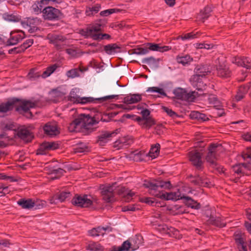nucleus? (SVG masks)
I'll use <instances>...</instances> for the list:
<instances>
[{
  "label": "nucleus",
  "mask_w": 251,
  "mask_h": 251,
  "mask_svg": "<svg viewBox=\"0 0 251 251\" xmlns=\"http://www.w3.org/2000/svg\"><path fill=\"white\" fill-rule=\"evenodd\" d=\"M242 157L244 160L249 159L251 161V148L248 147L242 152Z\"/></svg>",
  "instance_id": "obj_50"
},
{
  "label": "nucleus",
  "mask_w": 251,
  "mask_h": 251,
  "mask_svg": "<svg viewBox=\"0 0 251 251\" xmlns=\"http://www.w3.org/2000/svg\"><path fill=\"white\" fill-rule=\"evenodd\" d=\"M163 109L164 111L166 112L170 117L173 118L178 117L177 114L175 112L173 111L172 109L165 106H163Z\"/></svg>",
  "instance_id": "obj_62"
},
{
  "label": "nucleus",
  "mask_w": 251,
  "mask_h": 251,
  "mask_svg": "<svg viewBox=\"0 0 251 251\" xmlns=\"http://www.w3.org/2000/svg\"><path fill=\"white\" fill-rule=\"evenodd\" d=\"M119 129H117L113 131H102L100 134L97 137V143L100 146H104L106 143L111 140L112 138L119 132Z\"/></svg>",
  "instance_id": "obj_9"
},
{
  "label": "nucleus",
  "mask_w": 251,
  "mask_h": 251,
  "mask_svg": "<svg viewBox=\"0 0 251 251\" xmlns=\"http://www.w3.org/2000/svg\"><path fill=\"white\" fill-rule=\"evenodd\" d=\"M201 33L199 32H192L190 33L185 34L183 35L178 36L177 39H181L182 40L195 39L200 36Z\"/></svg>",
  "instance_id": "obj_38"
},
{
  "label": "nucleus",
  "mask_w": 251,
  "mask_h": 251,
  "mask_svg": "<svg viewBox=\"0 0 251 251\" xmlns=\"http://www.w3.org/2000/svg\"><path fill=\"white\" fill-rule=\"evenodd\" d=\"M218 145L215 144H211L208 147V152L206 156L205 159L212 165L217 166L216 162V152Z\"/></svg>",
  "instance_id": "obj_14"
},
{
  "label": "nucleus",
  "mask_w": 251,
  "mask_h": 251,
  "mask_svg": "<svg viewBox=\"0 0 251 251\" xmlns=\"http://www.w3.org/2000/svg\"><path fill=\"white\" fill-rule=\"evenodd\" d=\"M5 19L8 21L14 22H19L21 20V19L18 16L13 14L6 15L5 17Z\"/></svg>",
  "instance_id": "obj_59"
},
{
  "label": "nucleus",
  "mask_w": 251,
  "mask_h": 251,
  "mask_svg": "<svg viewBox=\"0 0 251 251\" xmlns=\"http://www.w3.org/2000/svg\"><path fill=\"white\" fill-rule=\"evenodd\" d=\"M49 95L50 97V100L55 103L62 100L64 95L63 93L57 90V89H53L51 90L50 92Z\"/></svg>",
  "instance_id": "obj_32"
},
{
  "label": "nucleus",
  "mask_w": 251,
  "mask_h": 251,
  "mask_svg": "<svg viewBox=\"0 0 251 251\" xmlns=\"http://www.w3.org/2000/svg\"><path fill=\"white\" fill-rule=\"evenodd\" d=\"M120 10L119 9L112 8L102 11L100 12V15L101 16H107L114 13L119 12Z\"/></svg>",
  "instance_id": "obj_53"
},
{
  "label": "nucleus",
  "mask_w": 251,
  "mask_h": 251,
  "mask_svg": "<svg viewBox=\"0 0 251 251\" xmlns=\"http://www.w3.org/2000/svg\"><path fill=\"white\" fill-rule=\"evenodd\" d=\"M164 198H161V199L165 200H177L180 199V195H177L176 193H163Z\"/></svg>",
  "instance_id": "obj_42"
},
{
  "label": "nucleus",
  "mask_w": 251,
  "mask_h": 251,
  "mask_svg": "<svg viewBox=\"0 0 251 251\" xmlns=\"http://www.w3.org/2000/svg\"><path fill=\"white\" fill-rule=\"evenodd\" d=\"M243 166V175L250 176L251 175V163H242Z\"/></svg>",
  "instance_id": "obj_55"
},
{
  "label": "nucleus",
  "mask_w": 251,
  "mask_h": 251,
  "mask_svg": "<svg viewBox=\"0 0 251 251\" xmlns=\"http://www.w3.org/2000/svg\"><path fill=\"white\" fill-rule=\"evenodd\" d=\"M58 65L56 64H53L47 67L46 70L41 74L42 77L45 78L49 76L57 68Z\"/></svg>",
  "instance_id": "obj_39"
},
{
  "label": "nucleus",
  "mask_w": 251,
  "mask_h": 251,
  "mask_svg": "<svg viewBox=\"0 0 251 251\" xmlns=\"http://www.w3.org/2000/svg\"><path fill=\"white\" fill-rule=\"evenodd\" d=\"M50 43L53 44L55 48L58 50L63 49L65 46V41L66 39L65 37L60 35L49 34L48 36Z\"/></svg>",
  "instance_id": "obj_10"
},
{
  "label": "nucleus",
  "mask_w": 251,
  "mask_h": 251,
  "mask_svg": "<svg viewBox=\"0 0 251 251\" xmlns=\"http://www.w3.org/2000/svg\"><path fill=\"white\" fill-rule=\"evenodd\" d=\"M25 32L22 31H12L10 32V36L5 42L7 46H14L17 44L25 38Z\"/></svg>",
  "instance_id": "obj_8"
},
{
  "label": "nucleus",
  "mask_w": 251,
  "mask_h": 251,
  "mask_svg": "<svg viewBox=\"0 0 251 251\" xmlns=\"http://www.w3.org/2000/svg\"><path fill=\"white\" fill-rule=\"evenodd\" d=\"M114 193L113 186H105L101 188V194L102 199L106 202L114 201Z\"/></svg>",
  "instance_id": "obj_13"
},
{
  "label": "nucleus",
  "mask_w": 251,
  "mask_h": 251,
  "mask_svg": "<svg viewBox=\"0 0 251 251\" xmlns=\"http://www.w3.org/2000/svg\"><path fill=\"white\" fill-rule=\"evenodd\" d=\"M8 53L10 54H18V53H21L22 52H23L24 51H23L22 48H21V46H20L15 47L13 49H11L8 50Z\"/></svg>",
  "instance_id": "obj_60"
},
{
  "label": "nucleus",
  "mask_w": 251,
  "mask_h": 251,
  "mask_svg": "<svg viewBox=\"0 0 251 251\" xmlns=\"http://www.w3.org/2000/svg\"><path fill=\"white\" fill-rule=\"evenodd\" d=\"M246 94V90L244 87H240L236 95L235 96V100L239 101L242 100Z\"/></svg>",
  "instance_id": "obj_43"
},
{
  "label": "nucleus",
  "mask_w": 251,
  "mask_h": 251,
  "mask_svg": "<svg viewBox=\"0 0 251 251\" xmlns=\"http://www.w3.org/2000/svg\"><path fill=\"white\" fill-rule=\"evenodd\" d=\"M33 44V39H28L25 40L23 44L21 45V48H22L24 52L25 51L26 49L31 47Z\"/></svg>",
  "instance_id": "obj_56"
},
{
  "label": "nucleus",
  "mask_w": 251,
  "mask_h": 251,
  "mask_svg": "<svg viewBox=\"0 0 251 251\" xmlns=\"http://www.w3.org/2000/svg\"><path fill=\"white\" fill-rule=\"evenodd\" d=\"M58 148V144L54 142H45L40 145L37 150L36 154L38 155L46 154L49 151L54 150Z\"/></svg>",
  "instance_id": "obj_12"
},
{
  "label": "nucleus",
  "mask_w": 251,
  "mask_h": 251,
  "mask_svg": "<svg viewBox=\"0 0 251 251\" xmlns=\"http://www.w3.org/2000/svg\"><path fill=\"white\" fill-rule=\"evenodd\" d=\"M19 100L18 98L14 97L6 102L1 103L0 104V113H6L12 110L17 103V101Z\"/></svg>",
  "instance_id": "obj_16"
},
{
  "label": "nucleus",
  "mask_w": 251,
  "mask_h": 251,
  "mask_svg": "<svg viewBox=\"0 0 251 251\" xmlns=\"http://www.w3.org/2000/svg\"><path fill=\"white\" fill-rule=\"evenodd\" d=\"M190 161L195 166L197 169L201 170L203 168L202 161L201 160V153L197 151H193L189 152Z\"/></svg>",
  "instance_id": "obj_11"
},
{
  "label": "nucleus",
  "mask_w": 251,
  "mask_h": 251,
  "mask_svg": "<svg viewBox=\"0 0 251 251\" xmlns=\"http://www.w3.org/2000/svg\"><path fill=\"white\" fill-rule=\"evenodd\" d=\"M76 92V88L72 89L70 92L69 95L68 96V100L73 102L74 103L85 104L87 103L95 102L96 101L102 102L107 100L114 99L118 97V95H110L96 99H94L92 97L81 98L77 95Z\"/></svg>",
  "instance_id": "obj_2"
},
{
  "label": "nucleus",
  "mask_w": 251,
  "mask_h": 251,
  "mask_svg": "<svg viewBox=\"0 0 251 251\" xmlns=\"http://www.w3.org/2000/svg\"><path fill=\"white\" fill-rule=\"evenodd\" d=\"M62 13L58 9L52 6H47L43 9L42 16L45 20L55 21L61 18Z\"/></svg>",
  "instance_id": "obj_6"
},
{
  "label": "nucleus",
  "mask_w": 251,
  "mask_h": 251,
  "mask_svg": "<svg viewBox=\"0 0 251 251\" xmlns=\"http://www.w3.org/2000/svg\"><path fill=\"white\" fill-rule=\"evenodd\" d=\"M17 203L24 209H31L35 206V202L31 199L25 200L22 199L17 201Z\"/></svg>",
  "instance_id": "obj_30"
},
{
  "label": "nucleus",
  "mask_w": 251,
  "mask_h": 251,
  "mask_svg": "<svg viewBox=\"0 0 251 251\" xmlns=\"http://www.w3.org/2000/svg\"><path fill=\"white\" fill-rule=\"evenodd\" d=\"M195 73L201 77L204 76L208 74L210 72L204 66H197L195 68Z\"/></svg>",
  "instance_id": "obj_46"
},
{
  "label": "nucleus",
  "mask_w": 251,
  "mask_h": 251,
  "mask_svg": "<svg viewBox=\"0 0 251 251\" xmlns=\"http://www.w3.org/2000/svg\"><path fill=\"white\" fill-rule=\"evenodd\" d=\"M193 93H187L186 91L181 88H177L174 90V94L175 97L178 100H188L193 96Z\"/></svg>",
  "instance_id": "obj_20"
},
{
  "label": "nucleus",
  "mask_w": 251,
  "mask_h": 251,
  "mask_svg": "<svg viewBox=\"0 0 251 251\" xmlns=\"http://www.w3.org/2000/svg\"><path fill=\"white\" fill-rule=\"evenodd\" d=\"M171 49L169 46H160L159 44L148 43L145 44V48H138L129 50L128 53L129 55L134 54L137 55H144L149 52V50L152 51H158L161 52L168 51Z\"/></svg>",
  "instance_id": "obj_3"
},
{
  "label": "nucleus",
  "mask_w": 251,
  "mask_h": 251,
  "mask_svg": "<svg viewBox=\"0 0 251 251\" xmlns=\"http://www.w3.org/2000/svg\"><path fill=\"white\" fill-rule=\"evenodd\" d=\"M141 95L135 94L126 97L124 98V102L127 104H133L141 101Z\"/></svg>",
  "instance_id": "obj_33"
},
{
  "label": "nucleus",
  "mask_w": 251,
  "mask_h": 251,
  "mask_svg": "<svg viewBox=\"0 0 251 251\" xmlns=\"http://www.w3.org/2000/svg\"><path fill=\"white\" fill-rule=\"evenodd\" d=\"M156 122L155 120L151 117L144 120L143 122L140 124L143 128L150 129L152 126L155 125Z\"/></svg>",
  "instance_id": "obj_37"
},
{
  "label": "nucleus",
  "mask_w": 251,
  "mask_h": 251,
  "mask_svg": "<svg viewBox=\"0 0 251 251\" xmlns=\"http://www.w3.org/2000/svg\"><path fill=\"white\" fill-rule=\"evenodd\" d=\"M79 72H83V71L80 67L79 68L73 69L67 71L66 75L68 77L75 78L79 76Z\"/></svg>",
  "instance_id": "obj_40"
},
{
  "label": "nucleus",
  "mask_w": 251,
  "mask_h": 251,
  "mask_svg": "<svg viewBox=\"0 0 251 251\" xmlns=\"http://www.w3.org/2000/svg\"><path fill=\"white\" fill-rule=\"evenodd\" d=\"M189 178L190 179V182L194 185L201 187H208L209 185V182L208 181L207 178L205 177L191 175L189 176Z\"/></svg>",
  "instance_id": "obj_19"
},
{
  "label": "nucleus",
  "mask_w": 251,
  "mask_h": 251,
  "mask_svg": "<svg viewBox=\"0 0 251 251\" xmlns=\"http://www.w3.org/2000/svg\"><path fill=\"white\" fill-rule=\"evenodd\" d=\"M143 186L149 188V193L154 197L161 198H164L162 190L161 189H170L172 185L170 181H164L160 179L151 181L145 180Z\"/></svg>",
  "instance_id": "obj_1"
},
{
  "label": "nucleus",
  "mask_w": 251,
  "mask_h": 251,
  "mask_svg": "<svg viewBox=\"0 0 251 251\" xmlns=\"http://www.w3.org/2000/svg\"><path fill=\"white\" fill-rule=\"evenodd\" d=\"M100 8V5L99 4L95 5L92 7H89L86 10V14L87 16H90L94 14L97 13Z\"/></svg>",
  "instance_id": "obj_45"
},
{
  "label": "nucleus",
  "mask_w": 251,
  "mask_h": 251,
  "mask_svg": "<svg viewBox=\"0 0 251 251\" xmlns=\"http://www.w3.org/2000/svg\"><path fill=\"white\" fill-rule=\"evenodd\" d=\"M234 237L239 251H247V248L245 245V241L242 235L239 233L235 234Z\"/></svg>",
  "instance_id": "obj_27"
},
{
  "label": "nucleus",
  "mask_w": 251,
  "mask_h": 251,
  "mask_svg": "<svg viewBox=\"0 0 251 251\" xmlns=\"http://www.w3.org/2000/svg\"><path fill=\"white\" fill-rule=\"evenodd\" d=\"M50 1L55 2L57 1V0H41L40 1H37L32 5L31 10L35 14L42 13L44 9L43 4L44 3L48 4Z\"/></svg>",
  "instance_id": "obj_24"
},
{
  "label": "nucleus",
  "mask_w": 251,
  "mask_h": 251,
  "mask_svg": "<svg viewBox=\"0 0 251 251\" xmlns=\"http://www.w3.org/2000/svg\"><path fill=\"white\" fill-rule=\"evenodd\" d=\"M193 86L199 91H203L205 90L206 88V84H204L202 81L196 83V84H193Z\"/></svg>",
  "instance_id": "obj_61"
},
{
  "label": "nucleus",
  "mask_w": 251,
  "mask_h": 251,
  "mask_svg": "<svg viewBox=\"0 0 251 251\" xmlns=\"http://www.w3.org/2000/svg\"><path fill=\"white\" fill-rule=\"evenodd\" d=\"M176 60L179 64H181L183 66L190 64L193 61V58L189 55L184 56L178 55L176 57Z\"/></svg>",
  "instance_id": "obj_36"
},
{
  "label": "nucleus",
  "mask_w": 251,
  "mask_h": 251,
  "mask_svg": "<svg viewBox=\"0 0 251 251\" xmlns=\"http://www.w3.org/2000/svg\"><path fill=\"white\" fill-rule=\"evenodd\" d=\"M147 92L151 91L153 92H157L160 95L164 96H167L166 93L164 92L163 89L157 87H149L147 90Z\"/></svg>",
  "instance_id": "obj_52"
},
{
  "label": "nucleus",
  "mask_w": 251,
  "mask_h": 251,
  "mask_svg": "<svg viewBox=\"0 0 251 251\" xmlns=\"http://www.w3.org/2000/svg\"><path fill=\"white\" fill-rule=\"evenodd\" d=\"M165 234H168L170 236L176 237L179 234V231L173 227H168V230L166 232Z\"/></svg>",
  "instance_id": "obj_54"
},
{
  "label": "nucleus",
  "mask_w": 251,
  "mask_h": 251,
  "mask_svg": "<svg viewBox=\"0 0 251 251\" xmlns=\"http://www.w3.org/2000/svg\"><path fill=\"white\" fill-rule=\"evenodd\" d=\"M28 77L31 79H36L41 76V75L39 72H35L33 70H31L28 74Z\"/></svg>",
  "instance_id": "obj_58"
},
{
  "label": "nucleus",
  "mask_w": 251,
  "mask_h": 251,
  "mask_svg": "<svg viewBox=\"0 0 251 251\" xmlns=\"http://www.w3.org/2000/svg\"><path fill=\"white\" fill-rule=\"evenodd\" d=\"M217 74L221 78H226L231 76L232 73L227 66L220 64L217 66Z\"/></svg>",
  "instance_id": "obj_21"
},
{
  "label": "nucleus",
  "mask_w": 251,
  "mask_h": 251,
  "mask_svg": "<svg viewBox=\"0 0 251 251\" xmlns=\"http://www.w3.org/2000/svg\"><path fill=\"white\" fill-rule=\"evenodd\" d=\"M181 200H184V202L188 207L195 209H199L201 208V204L197 201L194 200L188 196L180 197Z\"/></svg>",
  "instance_id": "obj_25"
},
{
  "label": "nucleus",
  "mask_w": 251,
  "mask_h": 251,
  "mask_svg": "<svg viewBox=\"0 0 251 251\" xmlns=\"http://www.w3.org/2000/svg\"><path fill=\"white\" fill-rule=\"evenodd\" d=\"M160 147V146L158 143L151 147L149 151V155L151 157L154 158L158 155Z\"/></svg>",
  "instance_id": "obj_44"
},
{
  "label": "nucleus",
  "mask_w": 251,
  "mask_h": 251,
  "mask_svg": "<svg viewBox=\"0 0 251 251\" xmlns=\"http://www.w3.org/2000/svg\"><path fill=\"white\" fill-rule=\"evenodd\" d=\"M119 195H122L123 200L126 201H129L132 199L133 196L135 195L134 192L131 190H126L125 187H122L118 190Z\"/></svg>",
  "instance_id": "obj_28"
},
{
  "label": "nucleus",
  "mask_w": 251,
  "mask_h": 251,
  "mask_svg": "<svg viewBox=\"0 0 251 251\" xmlns=\"http://www.w3.org/2000/svg\"><path fill=\"white\" fill-rule=\"evenodd\" d=\"M103 25L101 21L89 25L86 28L80 30V34L86 38H91L94 40H99V34L102 31Z\"/></svg>",
  "instance_id": "obj_5"
},
{
  "label": "nucleus",
  "mask_w": 251,
  "mask_h": 251,
  "mask_svg": "<svg viewBox=\"0 0 251 251\" xmlns=\"http://www.w3.org/2000/svg\"><path fill=\"white\" fill-rule=\"evenodd\" d=\"M121 48L117 44H110L104 46V51L109 54L120 52Z\"/></svg>",
  "instance_id": "obj_34"
},
{
  "label": "nucleus",
  "mask_w": 251,
  "mask_h": 251,
  "mask_svg": "<svg viewBox=\"0 0 251 251\" xmlns=\"http://www.w3.org/2000/svg\"><path fill=\"white\" fill-rule=\"evenodd\" d=\"M83 126L82 127L86 129L91 128V126L98 124L100 120L99 118L96 119L95 117H92L90 115L82 114Z\"/></svg>",
  "instance_id": "obj_18"
},
{
  "label": "nucleus",
  "mask_w": 251,
  "mask_h": 251,
  "mask_svg": "<svg viewBox=\"0 0 251 251\" xmlns=\"http://www.w3.org/2000/svg\"><path fill=\"white\" fill-rule=\"evenodd\" d=\"M13 140V138L7 135L6 133L0 134V148H4L11 145L10 142Z\"/></svg>",
  "instance_id": "obj_31"
},
{
  "label": "nucleus",
  "mask_w": 251,
  "mask_h": 251,
  "mask_svg": "<svg viewBox=\"0 0 251 251\" xmlns=\"http://www.w3.org/2000/svg\"><path fill=\"white\" fill-rule=\"evenodd\" d=\"M201 77H202L201 75H198V74L196 73L195 75H193L190 79V81L192 83V85L194 84H196V83H198L199 82H202V80Z\"/></svg>",
  "instance_id": "obj_63"
},
{
  "label": "nucleus",
  "mask_w": 251,
  "mask_h": 251,
  "mask_svg": "<svg viewBox=\"0 0 251 251\" xmlns=\"http://www.w3.org/2000/svg\"><path fill=\"white\" fill-rule=\"evenodd\" d=\"M19 100L15 105V111L20 114L25 116L27 118H31L33 116L32 112L30 111V108H35L36 105L35 102L29 100H23L18 98Z\"/></svg>",
  "instance_id": "obj_4"
},
{
  "label": "nucleus",
  "mask_w": 251,
  "mask_h": 251,
  "mask_svg": "<svg viewBox=\"0 0 251 251\" xmlns=\"http://www.w3.org/2000/svg\"><path fill=\"white\" fill-rule=\"evenodd\" d=\"M138 248V244L133 245V243H130L128 240H126L124 242L120 247H114L113 251H127L130 249L132 251H135Z\"/></svg>",
  "instance_id": "obj_22"
},
{
  "label": "nucleus",
  "mask_w": 251,
  "mask_h": 251,
  "mask_svg": "<svg viewBox=\"0 0 251 251\" xmlns=\"http://www.w3.org/2000/svg\"><path fill=\"white\" fill-rule=\"evenodd\" d=\"M127 144L126 139L125 138H122L115 142L114 147H118V149H120L123 148L125 145H126Z\"/></svg>",
  "instance_id": "obj_51"
},
{
  "label": "nucleus",
  "mask_w": 251,
  "mask_h": 251,
  "mask_svg": "<svg viewBox=\"0 0 251 251\" xmlns=\"http://www.w3.org/2000/svg\"><path fill=\"white\" fill-rule=\"evenodd\" d=\"M243 166L242 163L236 164L233 166V171L237 174H243Z\"/></svg>",
  "instance_id": "obj_57"
},
{
  "label": "nucleus",
  "mask_w": 251,
  "mask_h": 251,
  "mask_svg": "<svg viewBox=\"0 0 251 251\" xmlns=\"http://www.w3.org/2000/svg\"><path fill=\"white\" fill-rule=\"evenodd\" d=\"M43 128L44 133L50 137L56 136L59 133L56 125L54 123H47L44 125Z\"/></svg>",
  "instance_id": "obj_17"
},
{
  "label": "nucleus",
  "mask_w": 251,
  "mask_h": 251,
  "mask_svg": "<svg viewBox=\"0 0 251 251\" xmlns=\"http://www.w3.org/2000/svg\"><path fill=\"white\" fill-rule=\"evenodd\" d=\"M80 126L81 127L83 126V118L82 114L79 115L77 118L75 119L73 122L70 124V126H74L76 128L77 126Z\"/></svg>",
  "instance_id": "obj_48"
},
{
  "label": "nucleus",
  "mask_w": 251,
  "mask_h": 251,
  "mask_svg": "<svg viewBox=\"0 0 251 251\" xmlns=\"http://www.w3.org/2000/svg\"><path fill=\"white\" fill-rule=\"evenodd\" d=\"M110 229V231H112V228L107 226L106 227L98 226L94 227L88 231V234L90 236L92 237H96L100 235H103L106 231L108 229Z\"/></svg>",
  "instance_id": "obj_23"
},
{
  "label": "nucleus",
  "mask_w": 251,
  "mask_h": 251,
  "mask_svg": "<svg viewBox=\"0 0 251 251\" xmlns=\"http://www.w3.org/2000/svg\"><path fill=\"white\" fill-rule=\"evenodd\" d=\"M207 220V223L208 225H212L219 227H223L226 226V224L224 223L219 217H215L214 216L210 215Z\"/></svg>",
  "instance_id": "obj_26"
},
{
  "label": "nucleus",
  "mask_w": 251,
  "mask_h": 251,
  "mask_svg": "<svg viewBox=\"0 0 251 251\" xmlns=\"http://www.w3.org/2000/svg\"><path fill=\"white\" fill-rule=\"evenodd\" d=\"M16 135L20 139L26 143L31 142L34 138V135L28 129L25 128L19 129Z\"/></svg>",
  "instance_id": "obj_15"
},
{
  "label": "nucleus",
  "mask_w": 251,
  "mask_h": 251,
  "mask_svg": "<svg viewBox=\"0 0 251 251\" xmlns=\"http://www.w3.org/2000/svg\"><path fill=\"white\" fill-rule=\"evenodd\" d=\"M243 61L244 63L242 64L243 67L247 69L251 68V59L248 57H243Z\"/></svg>",
  "instance_id": "obj_64"
},
{
  "label": "nucleus",
  "mask_w": 251,
  "mask_h": 251,
  "mask_svg": "<svg viewBox=\"0 0 251 251\" xmlns=\"http://www.w3.org/2000/svg\"><path fill=\"white\" fill-rule=\"evenodd\" d=\"M211 11V7L208 6L205 7L197 15V20L203 23L210 16Z\"/></svg>",
  "instance_id": "obj_29"
},
{
  "label": "nucleus",
  "mask_w": 251,
  "mask_h": 251,
  "mask_svg": "<svg viewBox=\"0 0 251 251\" xmlns=\"http://www.w3.org/2000/svg\"><path fill=\"white\" fill-rule=\"evenodd\" d=\"M87 249L91 251H103L104 248L98 243L92 242L87 246Z\"/></svg>",
  "instance_id": "obj_41"
},
{
  "label": "nucleus",
  "mask_w": 251,
  "mask_h": 251,
  "mask_svg": "<svg viewBox=\"0 0 251 251\" xmlns=\"http://www.w3.org/2000/svg\"><path fill=\"white\" fill-rule=\"evenodd\" d=\"M71 196V193L69 192H61L58 194L54 195L55 199L59 200L62 202L64 201L67 198Z\"/></svg>",
  "instance_id": "obj_47"
},
{
  "label": "nucleus",
  "mask_w": 251,
  "mask_h": 251,
  "mask_svg": "<svg viewBox=\"0 0 251 251\" xmlns=\"http://www.w3.org/2000/svg\"><path fill=\"white\" fill-rule=\"evenodd\" d=\"M65 171L61 168L53 169L50 171L51 174L56 175V176H54L53 178H58L62 176Z\"/></svg>",
  "instance_id": "obj_49"
},
{
  "label": "nucleus",
  "mask_w": 251,
  "mask_h": 251,
  "mask_svg": "<svg viewBox=\"0 0 251 251\" xmlns=\"http://www.w3.org/2000/svg\"><path fill=\"white\" fill-rule=\"evenodd\" d=\"M159 61V59H155L154 57L151 56L143 59L142 60V63L147 64L150 67H156L158 66Z\"/></svg>",
  "instance_id": "obj_35"
},
{
  "label": "nucleus",
  "mask_w": 251,
  "mask_h": 251,
  "mask_svg": "<svg viewBox=\"0 0 251 251\" xmlns=\"http://www.w3.org/2000/svg\"><path fill=\"white\" fill-rule=\"evenodd\" d=\"M72 203L75 206L80 207H88L91 206L93 201L88 198L87 195L81 196L76 194L72 200Z\"/></svg>",
  "instance_id": "obj_7"
}]
</instances>
